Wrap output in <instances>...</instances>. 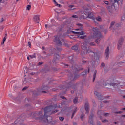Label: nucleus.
Here are the masks:
<instances>
[{"label": "nucleus", "instance_id": "nucleus-28", "mask_svg": "<svg viewBox=\"0 0 125 125\" xmlns=\"http://www.w3.org/2000/svg\"><path fill=\"white\" fill-rule=\"evenodd\" d=\"M30 58L33 59V58H36V55L35 54L32 55H29Z\"/></svg>", "mask_w": 125, "mask_h": 125}, {"label": "nucleus", "instance_id": "nucleus-60", "mask_svg": "<svg viewBox=\"0 0 125 125\" xmlns=\"http://www.w3.org/2000/svg\"><path fill=\"white\" fill-rule=\"evenodd\" d=\"M121 63H125V61H123V62H121Z\"/></svg>", "mask_w": 125, "mask_h": 125}, {"label": "nucleus", "instance_id": "nucleus-57", "mask_svg": "<svg viewBox=\"0 0 125 125\" xmlns=\"http://www.w3.org/2000/svg\"><path fill=\"white\" fill-rule=\"evenodd\" d=\"M114 124H115V125H117V124H119V122H115Z\"/></svg>", "mask_w": 125, "mask_h": 125}, {"label": "nucleus", "instance_id": "nucleus-20", "mask_svg": "<svg viewBox=\"0 0 125 125\" xmlns=\"http://www.w3.org/2000/svg\"><path fill=\"white\" fill-rule=\"evenodd\" d=\"M78 48H79V47H78L77 45H75L74 46H73V47H72V49L73 50H78Z\"/></svg>", "mask_w": 125, "mask_h": 125}, {"label": "nucleus", "instance_id": "nucleus-63", "mask_svg": "<svg viewBox=\"0 0 125 125\" xmlns=\"http://www.w3.org/2000/svg\"><path fill=\"white\" fill-rule=\"evenodd\" d=\"M123 98H125V95L123 96Z\"/></svg>", "mask_w": 125, "mask_h": 125}, {"label": "nucleus", "instance_id": "nucleus-33", "mask_svg": "<svg viewBox=\"0 0 125 125\" xmlns=\"http://www.w3.org/2000/svg\"><path fill=\"white\" fill-rule=\"evenodd\" d=\"M104 3H105V4H107V5H108L109 4V1H104Z\"/></svg>", "mask_w": 125, "mask_h": 125}, {"label": "nucleus", "instance_id": "nucleus-32", "mask_svg": "<svg viewBox=\"0 0 125 125\" xmlns=\"http://www.w3.org/2000/svg\"><path fill=\"white\" fill-rule=\"evenodd\" d=\"M64 117H59V120H61V122H63V121H64Z\"/></svg>", "mask_w": 125, "mask_h": 125}, {"label": "nucleus", "instance_id": "nucleus-42", "mask_svg": "<svg viewBox=\"0 0 125 125\" xmlns=\"http://www.w3.org/2000/svg\"><path fill=\"white\" fill-rule=\"evenodd\" d=\"M90 45H95V43H94V42L90 43Z\"/></svg>", "mask_w": 125, "mask_h": 125}, {"label": "nucleus", "instance_id": "nucleus-6", "mask_svg": "<svg viewBox=\"0 0 125 125\" xmlns=\"http://www.w3.org/2000/svg\"><path fill=\"white\" fill-rule=\"evenodd\" d=\"M85 15H86L87 17H83V18H86L87 17L88 18H90V19H91L94 22H95V18L93 16V13H89L87 12H86L85 13H84Z\"/></svg>", "mask_w": 125, "mask_h": 125}, {"label": "nucleus", "instance_id": "nucleus-40", "mask_svg": "<svg viewBox=\"0 0 125 125\" xmlns=\"http://www.w3.org/2000/svg\"><path fill=\"white\" fill-rule=\"evenodd\" d=\"M42 64H43V62H40L38 63L39 65H42Z\"/></svg>", "mask_w": 125, "mask_h": 125}, {"label": "nucleus", "instance_id": "nucleus-23", "mask_svg": "<svg viewBox=\"0 0 125 125\" xmlns=\"http://www.w3.org/2000/svg\"><path fill=\"white\" fill-rule=\"evenodd\" d=\"M69 110H70V108H66V109H65V110L62 109V110L61 111V113H65V112H67V111H69Z\"/></svg>", "mask_w": 125, "mask_h": 125}, {"label": "nucleus", "instance_id": "nucleus-5", "mask_svg": "<svg viewBox=\"0 0 125 125\" xmlns=\"http://www.w3.org/2000/svg\"><path fill=\"white\" fill-rule=\"evenodd\" d=\"M114 82V79H109L107 81V83L104 84V86H115L116 83H113Z\"/></svg>", "mask_w": 125, "mask_h": 125}, {"label": "nucleus", "instance_id": "nucleus-18", "mask_svg": "<svg viewBox=\"0 0 125 125\" xmlns=\"http://www.w3.org/2000/svg\"><path fill=\"white\" fill-rule=\"evenodd\" d=\"M96 74H97V70H96L94 73L93 77V82H94V81H95V78H96Z\"/></svg>", "mask_w": 125, "mask_h": 125}, {"label": "nucleus", "instance_id": "nucleus-61", "mask_svg": "<svg viewBox=\"0 0 125 125\" xmlns=\"http://www.w3.org/2000/svg\"><path fill=\"white\" fill-rule=\"evenodd\" d=\"M106 98H110V96H106Z\"/></svg>", "mask_w": 125, "mask_h": 125}, {"label": "nucleus", "instance_id": "nucleus-7", "mask_svg": "<svg viewBox=\"0 0 125 125\" xmlns=\"http://www.w3.org/2000/svg\"><path fill=\"white\" fill-rule=\"evenodd\" d=\"M118 27H120V24H116L115 23L114 21H112L111 23V24L109 27V30H111V29H113V30H117Z\"/></svg>", "mask_w": 125, "mask_h": 125}, {"label": "nucleus", "instance_id": "nucleus-44", "mask_svg": "<svg viewBox=\"0 0 125 125\" xmlns=\"http://www.w3.org/2000/svg\"><path fill=\"white\" fill-rule=\"evenodd\" d=\"M69 8H73L74 7V5H70L69 6Z\"/></svg>", "mask_w": 125, "mask_h": 125}, {"label": "nucleus", "instance_id": "nucleus-52", "mask_svg": "<svg viewBox=\"0 0 125 125\" xmlns=\"http://www.w3.org/2000/svg\"><path fill=\"white\" fill-rule=\"evenodd\" d=\"M106 7L107 9H110V8H111V6H107Z\"/></svg>", "mask_w": 125, "mask_h": 125}, {"label": "nucleus", "instance_id": "nucleus-21", "mask_svg": "<svg viewBox=\"0 0 125 125\" xmlns=\"http://www.w3.org/2000/svg\"><path fill=\"white\" fill-rule=\"evenodd\" d=\"M53 1L54 2L55 4H56V6H58V7H61V5L57 3L55 0H53Z\"/></svg>", "mask_w": 125, "mask_h": 125}, {"label": "nucleus", "instance_id": "nucleus-4", "mask_svg": "<svg viewBox=\"0 0 125 125\" xmlns=\"http://www.w3.org/2000/svg\"><path fill=\"white\" fill-rule=\"evenodd\" d=\"M60 37L61 36H58V35L56 36H55V39H54V42H55V43L58 45H62V42H61L62 40H61V38H60Z\"/></svg>", "mask_w": 125, "mask_h": 125}, {"label": "nucleus", "instance_id": "nucleus-9", "mask_svg": "<svg viewBox=\"0 0 125 125\" xmlns=\"http://www.w3.org/2000/svg\"><path fill=\"white\" fill-rule=\"evenodd\" d=\"M124 42V38H121L118 41V49H121V47H122V45L123 44V42Z\"/></svg>", "mask_w": 125, "mask_h": 125}, {"label": "nucleus", "instance_id": "nucleus-56", "mask_svg": "<svg viewBox=\"0 0 125 125\" xmlns=\"http://www.w3.org/2000/svg\"><path fill=\"white\" fill-rule=\"evenodd\" d=\"M27 59H28V60H30V56H28L27 57Z\"/></svg>", "mask_w": 125, "mask_h": 125}, {"label": "nucleus", "instance_id": "nucleus-41", "mask_svg": "<svg viewBox=\"0 0 125 125\" xmlns=\"http://www.w3.org/2000/svg\"><path fill=\"white\" fill-rule=\"evenodd\" d=\"M125 16H123L122 17L121 20H125Z\"/></svg>", "mask_w": 125, "mask_h": 125}, {"label": "nucleus", "instance_id": "nucleus-51", "mask_svg": "<svg viewBox=\"0 0 125 125\" xmlns=\"http://www.w3.org/2000/svg\"><path fill=\"white\" fill-rule=\"evenodd\" d=\"M102 122H103V123H104V122H107V120H102Z\"/></svg>", "mask_w": 125, "mask_h": 125}, {"label": "nucleus", "instance_id": "nucleus-3", "mask_svg": "<svg viewBox=\"0 0 125 125\" xmlns=\"http://www.w3.org/2000/svg\"><path fill=\"white\" fill-rule=\"evenodd\" d=\"M87 42H86V41H85V42H84L83 43H82V49H83V51H82V52H83L84 53V52H85V50L86 51V53H89V52H92L91 50L89 49V48L87 49Z\"/></svg>", "mask_w": 125, "mask_h": 125}, {"label": "nucleus", "instance_id": "nucleus-58", "mask_svg": "<svg viewBox=\"0 0 125 125\" xmlns=\"http://www.w3.org/2000/svg\"><path fill=\"white\" fill-rule=\"evenodd\" d=\"M73 125H77V123L74 122V123H73Z\"/></svg>", "mask_w": 125, "mask_h": 125}, {"label": "nucleus", "instance_id": "nucleus-34", "mask_svg": "<svg viewBox=\"0 0 125 125\" xmlns=\"http://www.w3.org/2000/svg\"><path fill=\"white\" fill-rule=\"evenodd\" d=\"M55 56H56L57 59H58V58H59V55L57 54H55Z\"/></svg>", "mask_w": 125, "mask_h": 125}, {"label": "nucleus", "instance_id": "nucleus-12", "mask_svg": "<svg viewBox=\"0 0 125 125\" xmlns=\"http://www.w3.org/2000/svg\"><path fill=\"white\" fill-rule=\"evenodd\" d=\"M95 95H96V96L98 97V99L100 100H103L104 99V98L101 96V94L99 93H98L97 91H96L94 92Z\"/></svg>", "mask_w": 125, "mask_h": 125}, {"label": "nucleus", "instance_id": "nucleus-24", "mask_svg": "<svg viewBox=\"0 0 125 125\" xmlns=\"http://www.w3.org/2000/svg\"><path fill=\"white\" fill-rule=\"evenodd\" d=\"M72 69H73V70H74V71H76V72L81 71V69L75 68V67H74V66H72Z\"/></svg>", "mask_w": 125, "mask_h": 125}, {"label": "nucleus", "instance_id": "nucleus-15", "mask_svg": "<svg viewBox=\"0 0 125 125\" xmlns=\"http://www.w3.org/2000/svg\"><path fill=\"white\" fill-rule=\"evenodd\" d=\"M109 47H107L106 49L105 50L106 59H108V58H109Z\"/></svg>", "mask_w": 125, "mask_h": 125}, {"label": "nucleus", "instance_id": "nucleus-13", "mask_svg": "<svg viewBox=\"0 0 125 125\" xmlns=\"http://www.w3.org/2000/svg\"><path fill=\"white\" fill-rule=\"evenodd\" d=\"M85 109L86 111V114H88V112H89V104H88V103H86L85 104Z\"/></svg>", "mask_w": 125, "mask_h": 125}, {"label": "nucleus", "instance_id": "nucleus-8", "mask_svg": "<svg viewBox=\"0 0 125 125\" xmlns=\"http://www.w3.org/2000/svg\"><path fill=\"white\" fill-rule=\"evenodd\" d=\"M72 33H73V34H78L79 36V38L80 39H84V37L85 36H83V35H84V34H85L84 33V31H81L80 32H75V31H73Z\"/></svg>", "mask_w": 125, "mask_h": 125}, {"label": "nucleus", "instance_id": "nucleus-48", "mask_svg": "<svg viewBox=\"0 0 125 125\" xmlns=\"http://www.w3.org/2000/svg\"><path fill=\"white\" fill-rule=\"evenodd\" d=\"M98 115H101V111H99L97 113Z\"/></svg>", "mask_w": 125, "mask_h": 125}, {"label": "nucleus", "instance_id": "nucleus-2", "mask_svg": "<svg viewBox=\"0 0 125 125\" xmlns=\"http://www.w3.org/2000/svg\"><path fill=\"white\" fill-rule=\"evenodd\" d=\"M92 31L93 32V35L91 36V39H97L95 41L96 43H99V42L102 39V35H101V33L99 32V30L97 29V28H93L92 29Z\"/></svg>", "mask_w": 125, "mask_h": 125}, {"label": "nucleus", "instance_id": "nucleus-29", "mask_svg": "<svg viewBox=\"0 0 125 125\" xmlns=\"http://www.w3.org/2000/svg\"><path fill=\"white\" fill-rule=\"evenodd\" d=\"M30 9H31V5H28L26 7V10H30Z\"/></svg>", "mask_w": 125, "mask_h": 125}, {"label": "nucleus", "instance_id": "nucleus-14", "mask_svg": "<svg viewBox=\"0 0 125 125\" xmlns=\"http://www.w3.org/2000/svg\"><path fill=\"white\" fill-rule=\"evenodd\" d=\"M82 63L83 65L88 64V65H93V62H90L87 61H83Z\"/></svg>", "mask_w": 125, "mask_h": 125}, {"label": "nucleus", "instance_id": "nucleus-26", "mask_svg": "<svg viewBox=\"0 0 125 125\" xmlns=\"http://www.w3.org/2000/svg\"><path fill=\"white\" fill-rule=\"evenodd\" d=\"M51 23H52V25H54V24L55 23V20L52 19L51 20Z\"/></svg>", "mask_w": 125, "mask_h": 125}, {"label": "nucleus", "instance_id": "nucleus-55", "mask_svg": "<svg viewBox=\"0 0 125 125\" xmlns=\"http://www.w3.org/2000/svg\"><path fill=\"white\" fill-rule=\"evenodd\" d=\"M104 103H107V101L106 100H104L103 101Z\"/></svg>", "mask_w": 125, "mask_h": 125}, {"label": "nucleus", "instance_id": "nucleus-39", "mask_svg": "<svg viewBox=\"0 0 125 125\" xmlns=\"http://www.w3.org/2000/svg\"><path fill=\"white\" fill-rule=\"evenodd\" d=\"M3 21H4V19H3V18H2L0 21V23H2V22H3Z\"/></svg>", "mask_w": 125, "mask_h": 125}, {"label": "nucleus", "instance_id": "nucleus-38", "mask_svg": "<svg viewBox=\"0 0 125 125\" xmlns=\"http://www.w3.org/2000/svg\"><path fill=\"white\" fill-rule=\"evenodd\" d=\"M104 116L105 117H107V116H109V113H104L103 114Z\"/></svg>", "mask_w": 125, "mask_h": 125}, {"label": "nucleus", "instance_id": "nucleus-30", "mask_svg": "<svg viewBox=\"0 0 125 125\" xmlns=\"http://www.w3.org/2000/svg\"><path fill=\"white\" fill-rule=\"evenodd\" d=\"M5 41H6V38L4 37L1 44H4V42H5Z\"/></svg>", "mask_w": 125, "mask_h": 125}, {"label": "nucleus", "instance_id": "nucleus-25", "mask_svg": "<svg viewBox=\"0 0 125 125\" xmlns=\"http://www.w3.org/2000/svg\"><path fill=\"white\" fill-rule=\"evenodd\" d=\"M78 102V97H75L73 100V103L76 104Z\"/></svg>", "mask_w": 125, "mask_h": 125}, {"label": "nucleus", "instance_id": "nucleus-59", "mask_svg": "<svg viewBox=\"0 0 125 125\" xmlns=\"http://www.w3.org/2000/svg\"><path fill=\"white\" fill-rule=\"evenodd\" d=\"M93 54L94 56H95L96 54L95 53H94V52H93Z\"/></svg>", "mask_w": 125, "mask_h": 125}, {"label": "nucleus", "instance_id": "nucleus-11", "mask_svg": "<svg viewBox=\"0 0 125 125\" xmlns=\"http://www.w3.org/2000/svg\"><path fill=\"white\" fill-rule=\"evenodd\" d=\"M120 1L121 3H123V0H113V6L117 7L119 5V2Z\"/></svg>", "mask_w": 125, "mask_h": 125}, {"label": "nucleus", "instance_id": "nucleus-27", "mask_svg": "<svg viewBox=\"0 0 125 125\" xmlns=\"http://www.w3.org/2000/svg\"><path fill=\"white\" fill-rule=\"evenodd\" d=\"M84 114H83V113H82V115H81V117H80V118H81V120H82V121H83V118H84Z\"/></svg>", "mask_w": 125, "mask_h": 125}, {"label": "nucleus", "instance_id": "nucleus-45", "mask_svg": "<svg viewBox=\"0 0 125 125\" xmlns=\"http://www.w3.org/2000/svg\"><path fill=\"white\" fill-rule=\"evenodd\" d=\"M28 46H29V47H31V42L30 41L28 42Z\"/></svg>", "mask_w": 125, "mask_h": 125}, {"label": "nucleus", "instance_id": "nucleus-16", "mask_svg": "<svg viewBox=\"0 0 125 125\" xmlns=\"http://www.w3.org/2000/svg\"><path fill=\"white\" fill-rule=\"evenodd\" d=\"M77 26H81L80 28H77L75 29V31H82L83 28V25L81 23H78L77 24Z\"/></svg>", "mask_w": 125, "mask_h": 125}, {"label": "nucleus", "instance_id": "nucleus-1", "mask_svg": "<svg viewBox=\"0 0 125 125\" xmlns=\"http://www.w3.org/2000/svg\"><path fill=\"white\" fill-rule=\"evenodd\" d=\"M57 107V105L55 104L54 105H52L50 106H47L44 109V115L42 116L43 118L44 119H46L47 122H51L52 121V117L51 116H47V115L49 113H50L51 114H54V113H57L58 112V110H56L54 111V109H56V108Z\"/></svg>", "mask_w": 125, "mask_h": 125}, {"label": "nucleus", "instance_id": "nucleus-22", "mask_svg": "<svg viewBox=\"0 0 125 125\" xmlns=\"http://www.w3.org/2000/svg\"><path fill=\"white\" fill-rule=\"evenodd\" d=\"M97 21H98L99 22H101L102 19H101V17L100 16H98L96 18Z\"/></svg>", "mask_w": 125, "mask_h": 125}, {"label": "nucleus", "instance_id": "nucleus-19", "mask_svg": "<svg viewBox=\"0 0 125 125\" xmlns=\"http://www.w3.org/2000/svg\"><path fill=\"white\" fill-rule=\"evenodd\" d=\"M77 109L78 108L77 107H75V108L74 109V111H73V113L72 114L71 119H73V118L74 117V116L75 114H76V112H77Z\"/></svg>", "mask_w": 125, "mask_h": 125}, {"label": "nucleus", "instance_id": "nucleus-10", "mask_svg": "<svg viewBox=\"0 0 125 125\" xmlns=\"http://www.w3.org/2000/svg\"><path fill=\"white\" fill-rule=\"evenodd\" d=\"M33 20L36 23H39L40 22V16L36 15L33 17Z\"/></svg>", "mask_w": 125, "mask_h": 125}, {"label": "nucleus", "instance_id": "nucleus-37", "mask_svg": "<svg viewBox=\"0 0 125 125\" xmlns=\"http://www.w3.org/2000/svg\"><path fill=\"white\" fill-rule=\"evenodd\" d=\"M101 67H105V63H103L101 64Z\"/></svg>", "mask_w": 125, "mask_h": 125}, {"label": "nucleus", "instance_id": "nucleus-54", "mask_svg": "<svg viewBox=\"0 0 125 125\" xmlns=\"http://www.w3.org/2000/svg\"><path fill=\"white\" fill-rule=\"evenodd\" d=\"M42 114V112L40 111V112H39V115H41V114Z\"/></svg>", "mask_w": 125, "mask_h": 125}, {"label": "nucleus", "instance_id": "nucleus-46", "mask_svg": "<svg viewBox=\"0 0 125 125\" xmlns=\"http://www.w3.org/2000/svg\"><path fill=\"white\" fill-rule=\"evenodd\" d=\"M59 108H61V107H62V104H59Z\"/></svg>", "mask_w": 125, "mask_h": 125}, {"label": "nucleus", "instance_id": "nucleus-35", "mask_svg": "<svg viewBox=\"0 0 125 125\" xmlns=\"http://www.w3.org/2000/svg\"><path fill=\"white\" fill-rule=\"evenodd\" d=\"M72 17H73V18H78V16L76 15H74L72 16Z\"/></svg>", "mask_w": 125, "mask_h": 125}, {"label": "nucleus", "instance_id": "nucleus-53", "mask_svg": "<svg viewBox=\"0 0 125 125\" xmlns=\"http://www.w3.org/2000/svg\"><path fill=\"white\" fill-rule=\"evenodd\" d=\"M23 83H26V78H25V80L23 81Z\"/></svg>", "mask_w": 125, "mask_h": 125}, {"label": "nucleus", "instance_id": "nucleus-64", "mask_svg": "<svg viewBox=\"0 0 125 125\" xmlns=\"http://www.w3.org/2000/svg\"><path fill=\"white\" fill-rule=\"evenodd\" d=\"M122 110L124 111L125 110V108H122Z\"/></svg>", "mask_w": 125, "mask_h": 125}, {"label": "nucleus", "instance_id": "nucleus-31", "mask_svg": "<svg viewBox=\"0 0 125 125\" xmlns=\"http://www.w3.org/2000/svg\"><path fill=\"white\" fill-rule=\"evenodd\" d=\"M73 58V56H69V58H68L69 61H72Z\"/></svg>", "mask_w": 125, "mask_h": 125}, {"label": "nucleus", "instance_id": "nucleus-17", "mask_svg": "<svg viewBox=\"0 0 125 125\" xmlns=\"http://www.w3.org/2000/svg\"><path fill=\"white\" fill-rule=\"evenodd\" d=\"M88 73H89V68H88V71L85 70V71L82 72L81 75L82 76H85V75H86V74H88Z\"/></svg>", "mask_w": 125, "mask_h": 125}, {"label": "nucleus", "instance_id": "nucleus-50", "mask_svg": "<svg viewBox=\"0 0 125 125\" xmlns=\"http://www.w3.org/2000/svg\"><path fill=\"white\" fill-rule=\"evenodd\" d=\"M61 98H62V99H66V98L63 96H61Z\"/></svg>", "mask_w": 125, "mask_h": 125}, {"label": "nucleus", "instance_id": "nucleus-47", "mask_svg": "<svg viewBox=\"0 0 125 125\" xmlns=\"http://www.w3.org/2000/svg\"><path fill=\"white\" fill-rule=\"evenodd\" d=\"M45 28L47 29V28H50V26H47V24L45 25Z\"/></svg>", "mask_w": 125, "mask_h": 125}, {"label": "nucleus", "instance_id": "nucleus-49", "mask_svg": "<svg viewBox=\"0 0 125 125\" xmlns=\"http://www.w3.org/2000/svg\"><path fill=\"white\" fill-rule=\"evenodd\" d=\"M47 88V87H46V86L42 87V89H46Z\"/></svg>", "mask_w": 125, "mask_h": 125}, {"label": "nucleus", "instance_id": "nucleus-43", "mask_svg": "<svg viewBox=\"0 0 125 125\" xmlns=\"http://www.w3.org/2000/svg\"><path fill=\"white\" fill-rule=\"evenodd\" d=\"M27 88L28 87L27 86H25L22 89V90H26V89H27Z\"/></svg>", "mask_w": 125, "mask_h": 125}, {"label": "nucleus", "instance_id": "nucleus-36", "mask_svg": "<svg viewBox=\"0 0 125 125\" xmlns=\"http://www.w3.org/2000/svg\"><path fill=\"white\" fill-rule=\"evenodd\" d=\"M115 114H122V113H123L122 111H119V112H114Z\"/></svg>", "mask_w": 125, "mask_h": 125}, {"label": "nucleus", "instance_id": "nucleus-62", "mask_svg": "<svg viewBox=\"0 0 125 125\" xmlns=\"http://www.w3.org/2000/svg\"><path fill=\"white\" fill-rule=\"evenodd\" d=\"M72 94L74 93V91H71Z\"/></svg>", "mask_w": 125, "mask_h": 125}]
</instances>
